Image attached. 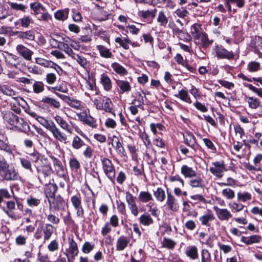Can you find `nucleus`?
I'll list each match as a JSON object with an SVG mask.
<instances>
[{"label":"nucleus","instance_id":"obj_39","mask_svg":"<svg viewBox=\"0 0 262 262\" xmlns=\"http://www.w3.org/2000/svg\"><path fill=\"white\" fill-rule=\"evenodd\" d=\"M102 108L101 110H104L106 112L112 113L114 116L115 114L112 112L113 103L109 98H105L103 99Z\"/></svg>","mask_w":262,"mask_h":262},{"label":"nucleus","instance_id":"obj_5","mask_svg":"<svg viewBox=\"0 0 262 262\" xmlns=\"http://www.w3.org/2000/svg\"><path fill=\"white\" fill-rule=\"evenodd\" d=\"M102 169L107 177L111 181L115 180L116 173L115 167L109 159L101 157Z\"/></svg>","mask_w":262,"mask_h":262},{"label":"nucleus","instance_id":"obj_48","mask_svg":"<svg viewBox=\"0 0 262 262\" xmlns=\"http://www.w3.org/2000/svg\"><path fill=\"white\" fill-rule=\"evenodd\" d=\"M237 198L238 201L242 202H245L251 200L252 199V195L250 193L247 191L243 192H238L237 193Z\"/></svg>","mask_w":262,"mask_h":262},{"label":"nucleus","instance_id":"obj_59","mask_svg":"<svg viewBox=\"0 0 262 262\" xmlns=\"http://www.w3.org/2000/svg\"><path fill=\"white\" fill-rule=\"evenodd\" d=\"M69 39V38L66 36H62L58 34H54L51 37V40L50 41L51 43H53L54 42H55L57 44L61 41L68 42Z\"/></svg>","mask_w":262,"mask_h":262},{"label":"nucleus","instance_id":"obj_1","mask_svg":"<svg viewBox=\"0 0 262 262\" xmlns=\"http://www.w3.org/2000/svg\"><path fill=\"white\" fill-rule=\"evenodd\" d=\"M37 121L47 129L50 130L57 140L66 143V141L68 140L67 136L57 127L53 121L51 120L49 121L40 116L37 117Z\"/></svg>","mask_w":262,"mask_h":262},{"label":"nucleus","instance_id":"obj_19","mask_svg":"<svg viewBox=\"0 0 262 262\" xmlns=\"http://www.w3.org/2000/svg\"><path fill=\"white\" fill-rule=\"evenodd\" d=\"M181 173L185 178H192L195 177L197 173L192 167L186 165H183L181 167Z\"/></svg>","mask_w":262,"mask_h":262},{"label":"nucleus","instance_id":"obj_36","mask_svg":"<svg viewBox=\"0 0 262 262\" xmlns=\"http://www.w3.org/2000/svg\"><path fill=\"white\" fill-rule=\"evenodd\" d=\"M116 84L121 91V93L129 92L131 90L129 83L125 80H116Z\"/></svg>","mask_w":262,"mask_h":262},{"label":"nucleus","instance_id":"obj_3","mask_svg":"<svg viewBox=\"0 0 262 262\" xmlns=\"http://www.w3.org/2000/svg\"><path fill=\"white\" fill-rule=\"evenodd\" d=\"M36 169V176L40 183L43 185H47L50 182V176L53 172L51 166L47 164V162L42 164L35 165Z\"/></svg>","mask_w":262,"mask_h":262},{"label":"nucleus","instance_id":"obj_43","mask_svg":"<svg viewBox=\"0 0 262 262\" xmlns=\"http://www.w3.org/2000/svg\"><path fill=\"white\" fill-rule=\"evenodd\" d=\"M222 195L226 200H231L235 198V193L233 190L230 188H226L222 190Z\"/></svg>","mask_w":262,"mask_h":262},{"label":"nucleus","instance_id":"obj_17","mask_svg":"<svg viewBox=\"0 0 262 262\" xmlns=\"http://www.w3.org/2000/svg\"><path fill=\"white\" fill-rule=\"evenodd\" d=\"M194 41L195 43L200 44L203 48H207L212 42V40L209 39L207 34L204 32L199 35V37L196 38V40Z\"/></svg>","mask_w":262,"mask_h":262},{"label":"nucleus","instance_id":"obj_24","mask_svg":"<svg viewBox=\"0 0 262 262\" xmlns=\"http://www.w3.org/2000/svg\"><path fill=\"white\" fill-rule=\"evenodd\" d=\"M261 237L258 235H253L250 236H242L241 242L247 245H252L255 243H258L260 241Z\"/></svg>","mask_w":262,"mask_h":262},{"label":"nucleus","instance_id":"obj_51","mask_svg":"<svg viewBox=\"0 0 262 262\" xmlns=\"http://www.w3.org/2000/svg\"><path fill=\"white\" fill-rule=\"evenodd\" d=\"M176 96L179 97L181 100L188 103H191V100L188 94V92L185 90H181L179 92L178 95H176Z\"/></svg>","mask_w":262,"mask_h":262},{"label":"nucleus","instance_id":"obj_63","mask_svg":"<svg viewBox=\"0 0 262 262\" xmlns=\"http://www.w3.org/2000/svg\"><path fill=\"white\" fill-rule=\"evenodd\" d=\"M84 123L92 128H95L97 127L96 120L92 117L90 114L87 116Z\"/></svg>","mask_w":262,"mask_h":262},{"label":"nucleus","instance_id":"obj_52","mask_svg":"<svg viewBox=\"0 0 262 262\" xmlns=\"http://www.w3.org/2000/svg\"><path fill=\"white\" fill-rule=\"evenodd\" d=\"M154 196L159 202H162L165 199V193L164 190L160 187H159L154 193Z\"/></svg>","mask_w":262,"mask_h":262},{"label":"nucleus","instance_id":"obj_9","mask_svg":"<svg viewBox=\"0 0 262 262\" xmlns=\"http://www.w3.org/2000/svg\"><path fill=\"white\" fill-rule=\"evenodd\" d=\"M167 199L166 205L167 208L171 211L177 212L180 209V205L175 196L170 192L168 189L167 190Z\"/></svg>","mask_w":262,"mask_h":262},{"label":"nucleus","instance_id":"obj_18","mask_svg":"<svg viewBox=\"0 0 262 262\" xmlns=\"http://www.w3.org/2000/svg\"><path fill=\"white\" fill-rule=\"evenodd\" d=\"M17 37L21 39H27L30 41H33L35 39V33L32 30L27 31H16L14 33Z\"/></svg>","mask_w":262,"mask_h":262},{"label":"nucleus","instance_id":"obj_20","mask_svg":"<svg viewBox=\"0 0 262 262\" xmlns=\"http://www.w3.org/2000/svg\"><path fill=\"white\" fill-rule=\"evenodd\" d=\"M46 185L45 192L48 200L55 196L58 187L55 184L51 183L50 182Z\"/></svg>","mask_w":262,"mask_h":262},{"label":"nucleus","instance_id":"obj_27","mask_svg":"<svg viewBox=\"0 0 262 262\" xmlns=\"http://www.w3.org/2000/svg\"><path fill=\"white\" fill-rule=\"evenodd\" d=\"M203 32L201 25L200 24H194L191 27L190 33L194 40H196V38L199 37V35H200Z\"/></svg>","mask_w":262,"mask_h":262},{"label":"nucleus","instance_id":"obj_45","mask_svg":"<svg viewBox=\"0 0 262 262\" xmlns=\"http://www.w3.org/2000/svg\"><path fill=\"white\" fill-rule=\"evenodd\" d=\"M69 12V9L58 10L55 13V17L58 20H65L68 17Z\"/></svg>","mask_w":262,"mask_h":262},{"label":"nucleus","instance_id":"obj_60","mask_svg":"<svg viewBox=\"0 0 262 262\" xmlns=\"http://www.w3.org/2000/svg\"><path fill=\"white\" fill-rule=\"evenodd\" d=\"M72 58L76 60L83 68H85L86 67L88 62L86 59L84 57L75 54L72 56Z\"/></svg>","mask_w":262,"mask_h":262},{"label":"nucleus","instance_id":"obj_2","mask_svg":"<svg viewBox=\"0 0 262 262\" xmlns=\"http://www.w3.org/2000/svg\"><path fill=\"white\" fill-rule=\"evenodd\" d=\"M0 176L6 181H16L20 179L14 167L10 166L3 157H0Z\"/></svg>","mask_w":262,"mask_h":262},{"label":"nucleus","instance_id":"obj_6","mask_svg":"<svg viewBox=\"0 0 262 262\" xmlns=\"http://www.w3.org/2000/svg\"><path fill=\"white\" fill-rule=\"evenodd\" d=\"M7 66L10 69H19L22 62V59L16 55L6 52L3 55Z\"/></svg>","mask_w":262,"mask_h":262},{"label":"nucleus","instance_id":"obj_14","mask_svg":"<svg viewBox=\"0 0 262 262\" xmlns=\"http://www.w3.org/2000/svg\"><path fill=\"white\" fill-rule=\"evenodd\" d=\"M3 118L5 121L15 127L18 126V122L20 119V118L16 116L11 111H7L4 113L3 114Z\"/></svg>","mask_w":262,"mask_h":262},{"label":"nucleus","instance_id":"obj_25","mask_svg":"<svg viewBox=\"0 0 262 262\" xmlns=\"http://www.w3.org/2000/svg\"><path fill=\"white\" fill-rule=\"evenodd\" d=\"M185 254L192 259L198 258V248L194 245L187 246L185 250Z\"/></svg>","mask_w":262,"mask_h":262},{"label":"nucleus","instance_id":"obj_23","mask_svg":"<svg viewBox=\"0 0 262 262\" xmlns=\"http://www.w3.org/2000/svg\"><path fill=\"white\" fill-rule=\"evenodd\" d=\"M43 234L44 242L48 241L54 232V227L50 224H46L42 228Z\"/></svg>","mask_w":262,"mask_h":262},{"label":"nucleus","instance_id":"obj_50","mask_svg":"<svg viewBox=\"0 0 262 262\" xmlns=\"http://www.w3.org/2000/svg\"><path fill=\"white\" fill-rule=\"evenodd\" d=\"M138 198L141 202L144 203L152 200L151 194L148 191H141Z\"/></svg>","mask_w":262,"mask_h":262},{"label":"nucleus","instance_id":"obj_37","mask_svg":"<svg viewBox=\"0 0 262 262\" xmlns=\"http://www.w3.org/2000/svg\"><path fill=\"white\" fill-rule=\"evenodd\" d=\"M69 252L73 258H75L79 253L77 243L73 238L69 239Z\"/></svg>","mask_w":262,"mask_h":262},{"label":"nucleus","instance_id":"obj_7","mask_svg":"<svg viewBox=\"0 0 262 262\" xmlns=\"http://www.w3.org/2000/svg\"><path fill=\"white\" fill-rule=\"evenodd\" d=\"M226 170V165L223 161L212 162L209 167L210 172L219 178L223 177L224 172Z\"/></svg>","mask_w":262,"mask_h":262},{"label":"nucleus","instance_id":"obj_12","mask_svg":"<svg viewBox=\"0 0 262 262\" xmlns=\"http://www.w3.org/2000/svg\"><path fill=\"white\" fill-rule=\"evenodd\" d=\"M17 53L22 56L25 60L31 61L33 52L21 44H19L16 47Z\"/></svg>","mask_w":262,"mask_h":262},{"label":"nucleus","instance_id":"obj_46","mask_svg":"<svg viewBox=\"0 0 262 262\" xmlns=\"http://www.w3.org/2000/svg\"><path fill=\"white\" fill-rule=\"evenodd\" d=\"M184 140L185 143L189 146L194 148L196 144L195 138L194 136L190 133H187L184 136Z\"/></svg>","mask_w":262,"mask_h":262},{"label":"nucleus","instance_id":"obj_44","mask_svg":"<svg viewBox=\"0 0 262 262\" xmlns=\"http://www.w3.org/2000/svg\"><path fill=\"white\" fill-rule=\"evenodd\" d=\"M33 20L30 16H24L23 17L18 19L16 24H20L21 27L28 28L31 23H33Z\"/></svg>","mask_w":262,"mask_h":262},{"label":"nucleus","instance_id":"obj_57","mask_svg":"<svg viewBox=\"0 0 262 262\" xmlns=\"http://www.w3.org/2000/svg\"><path fill=\"white\" fill-rule=\"evenodd\" d=\"M33 90L35 93H41L45 90V84L41 81H35L33 84Z\"/></svg>","mask_w":262,"mask_h":262},{"label":"nucleus","instance_id":"obj_31","mask_svg":"<svg viewBox=\"0 0 262 262\" xmlns=\"http://www.w3.org/2000/svg\"><path fill=\"white\" fill-rule=\"evenodd\" d=\"M143 92L142 91L137 92L135 93V98L132 101V104L138 106V107L143 108V104H144Z\"/></svg>","mask_w":262,"mask_h":262},{"label":"nucleus","instance_id":"obj_41","mask_svg":"<svg viewBox=\"0 0 262 262\" xmlns=\"http://www.w3.org/2000/svg\"><path fill=\"white\" fill-rule=\"evenodd\" d=\"M139 222L142 225L148 226L153 223L154 221L149 214L145 213L141 215Z\"/></svg>","mask_w":262,"mask_h":262},{"label":"nucleus","instance_id":"obj_47","mask_svg":"<svg viewBox=\"0 0 262 262\" xmlns=\"http://www.w3.org/2000/svg\"><path fill=\"white\" fill-rule=\"evenodd\" d=\"M0 91L7 96L13 97L16 95L15 91L8 85H1Z\"/></svg>","mask_w":262,"mask_h":262},{"label":"nucleus","instance_id":"obj_62","mask_svg":"<svg viewBox=\"0 0 262 262\" xmlns=\"http://www.w3.org/2000/svg\"><path fill=\"white\" fill-rule=\"evenodd\" d=\"M89 96L91 100L94 102L96 108L98 110H101L102 108V103H101L100 100L101 97L99 96L95 97V95L94 94H91V95L89 94Z\"/></svg>","mask_w":262,"mask_h":262},{"label":"nucleus","instance_id":"obj_30","mask_svg":"<svg viewBox=\"0 0 262 262\" xmlns=\"http://www.w3.org/2000/svg\"><path fill=\"white\" fill-rule=\"evenodd\" d=\"M85 145L84 142L77 135H75L72 141V147L75 150L81 149Z\"/></svg>","mask_w":262,"mask_h":262},{"label":"nucleus","instance_id":"obj_26","mask_svg":"<svg viewBox=\"0 0 262 262\" xmlns=\"http://www.w3.org/2000/svg\"><path fill=\"white\" fill-rule=\"evenodd\" d=\"M157 21L159 26L166 28L168 23L169 19L165 13L163 11H160L158 14Z\"/></svg>","mask_w":262,"mask_h":262},{"label":"nucleus","instance_id":"obj_11","mask_svg":"<svg viewBox=\"0 0 262 262\" xmlns=\"http://www.w3.org/2000/svg\"><path fill=\"white\" fill-rule=\"evenodd\" d=\"M216 56L219 58H226L229 60L232 59L234 55L232 52L228 51L222 46H216L214 49Z\"/></svg>","mask_w":262,"mask_h":262},{"label":"nucleus","instance_id":"obj_22","mask_svg":"<svg viewBox=\"0 0 262 262\" xmlns=\"http://www.w3.org/2000/svg\"><path fill=\"white\" fill-rule=\"evenodd\" d=\"M29 155L30 156V160L35 164V165L42 164L46 162H48L47 159L43 158V157L38 152H34L30 154Z\"/></svg>","mask_w":262,"mask_h":262},{"label":"nucleus","instance_id":"obj_54","mask_svg":"<svg viewBox=\"0 0 262 262\" xmlns=\"http://www.w3.org/2000/svg\"><path fill=\"white\" fill-rule=\"evenodd\" d=\"M247 102L249 104V106L252 109H256L260 105L259 100L257 98L254 97H249L248 98Z\"/></svg>","mask_w":262,"mask_h":262},{"label":"nucleus","instance_id":"obj_16","mask_svg":"<svg viewBox=\"0 0 262 262\" xmlns=\"http://www.w3.org/2000/svg\"><path fill=\"white\" fill-rule=\"evenodd\" d=\"M251 46L254 49V52L258 53L259 57H262V38L256 37L251 41Z\"/></svg>","mask_w":262,"mask_h":262},{"label":"nucleus","instance_id":"obj_28","mask_svg":"<svg viewBox=\"0 0 262 262\" xmlns=\"http://www.w3.org/2000/svg\"><path fill=\"white\" fill-rule=\"evenodd\" d=\"M41 101L49 104L51 107L59 109L61 107L60 103L57 100L51 97L45 96L42 98Z\"/></svg>","mask_w":262,"mask_h":262},{"label":"nucleus","instance_id":"obj_13","mask_svg":"<svg viewBox=\"0 0 262 262\" xmlns=\"http://www.w3.org/2000/svg\"><path fill=\"white\" fill-rule=\"evenodd\" d=\"M36 62L45 67L53 68L58 74H60V72H62L61 68L55 63L48 61L41 58H36L35 59Z\"/></svg>","mask_w":262,"mask_h":262},{"label":"nucleus","instance_id":"obj_49","mask_svg":"<svg viewBox=\"0 0 262 262\" xmlns=\"http://www.w3.org/2000/svg\"><path fill=\"white\" fill-rule=\"evenodd\" d=\"M67 103L71 107L76 110H81L83 107L80 101L71 98L70 97L67 100Z\"/></svg>","mask_w":262,"mask_h":262},{"label":"nucleus","instance_id":"obj_55","mask_svg":"<svg viewBox=\"0 0 262 262\" xmlns=\"http://www.w3.org/2000/svg\"><path fill=\"white\" fill-rule=\"evenodd\" d=\"M201 256V262H212L211 254L207 249H202Z\"/></svg>","mask_w":262,"mask_h":262},{"label":"nucleus","instance_id":"obj_8","mask_svg":"<svg viewBox=\"0 0 262 262\" xmlns=\"http://www.w3.org/2000/svg\"><path fill=\"white\" fill-rule=\"evenodd\" d=\"M48 201L49 203V208L50 210L53 209L57 211L64 209L66 202L60 196L49 198Z\"/></svg>","mask_w":262,"mask_h":262},{"label":"nucleus","instance_id":"obj_4","mask_svg":"<svg viewBox=\"0 0 262 262\" xmlns=\"http://www.w3.org/2000/svg\"><path fill=\"white\" fill-rule=\"evenodd\" d=\"M53 118L61 128L70 134H73L74 129L77 133L79 134L81 132L80 129L77 125L72 122H71V125H70L66 120L58 115H56Z\"/></svg>","mask_w":262,"mask_h":262},{"label":"nucleus","instance_id":"obj_34","mask_svg":"<svg viewBox=\"0 0 262 262\" xmlns=\"http://www.w3.org/2000/svg\"><path fill=\"white\" fill-rule=\"evenodd\" d=\"M101 83L102 84L104 89L106 91H109L112 89V82L109 77L103 74L100 78Z\"/></svg>","mask_w":262,"mask_h":262},{"label":"nucleus","instance_id":"obj_58","mask_svg":"<svg viewBox=\"0 0 262 262\" xmlns=\"http://www.w3.org/2000/svg\"><path fill=\"white\" fill-rule=\"evenodd\" d=\"M30 8L34 11L35 14L39 13V11L41 10L42 11H46V9L40 3L35 2L30 4Z\"/></svg>","mask_w":262,"mask_h":262},{"label":"nucleus","instance_id":"obj_32","mask_svg":"<svg viewBox=\"0 0 262 262\" xmlns=\"http://www.w3.org/2000/svg\"><path fill=\"white\" fill-rule=\"evenodd\" d=\"M214 219V216L213 214L211 213H206L199 217V221L202 225L206 227H209L210 226V222Z\"/></svg>","mask_w":262,"mask_h":262},{"label":"nucleus","instance_id":"obj_42","mask_svg":"<svg viewBox=\"0 0 262 262\" xmlns=\"http://www.w3.org/2000/svg\"><path fill=\"white\" fill-rule=\"evenodd\" d=\"M97 47L101 57L109 58H112L113 56L110 50L105 48L104 46L99 45L97 46Z\"/></svg>","mask_w":262,"mask_h":262},{"label":"nucleus","instance_id":"obj_64","mask_svg":"<svg viewBox=\"0 0 262 262\" xmlns=\"http://www.w3.org/2000/svg\"><path fill=\"white\" fill-rule=\"evenodd\" d=\"M94 247V244H92L89 242H85L82 247V251L84 253H89L93 250Z\"/></svg>","mask_w":262,"mask_h":262},{"label":"nucleus","instance_id":"obj_33","mask_svg":"<svg viewBox=\"0 0 262 262\" xmlns=\"http://www.w3.org/2000/svg\"><path fill=\"white\" fill-rule=\"evenodd\" d=\"M189 182V185L193 188H202L204 187V181L200 177L195 176L192 178H190Z\"/></svg>","mask_w":262,"mask_h":262},{"label":"nucleus","instance_id":"obj_53","mask_svg":"<svg viewBox=\"0 0 262 262\" xmlns=\"http://www.w3.org/2000/svg\"><path fill=\"white\" fill-rule=\"evenodd\" d=\"M168 27L172 30V33L180 37L182 34H184L183 31L180 29L178 28L173 21H169L168 23Z\"/></svg>","mask_w":262,"mask_h":262},{"label":"nucleus","instance_id":"obj_10","mask_svg":"<svg viewBox=\"0 0 262 262\" xmlns=\"http://www.w3.org/2000/svg\"><path fill=\"white\" fill-rule=\"evenodd\" d=\"M262 161V154H257L253 159V165L249 163H245L244 166L245 168L251 172L258 171L261 170L259 164Z\"/></svg>","mask_w":262,"mask_h":262},{"label":"nucleus","instance_id":"obj_40","mask_svg":"<svg viewBox=\"0 0 262 262\" xmlns=\"http://www.w3.org/2000/svg\"><path fill=\"white\" fill-rule=\"evenodd\" d=\"M111 67L116 73L121 76H124L127 74V70L117 62L113 63L111 65Z\"/></svg>","mask_w":262,"mask_h":262},{"label":"nucleus","instance_id":"obj_56","mask_svg":"<svg viewBox=\"0 0 262 262\" xmlns=\"http://www.w3.org/2000/svg\"><path fill=\"white\" fill-rule=\"evenodd\" d=\"M69 165L72 171L75 172H77L80 167V164L79 162L75 158L70 159L69 161Z\"/></svg>","mask_w":262,"mask_h":262},{"label":"nucleus","instance_id":"obj_61","mask_svg":"<svg viewBox=\"0 0 262 262\" xmlns=\"http://www.w3.org/2000/svg\"><path fill=\"white\" fill-rule=\"evenodd\" d=\"M228 206L233 211L235 212H239L242 211L244 207V205L242 204L235 202L229 203Z\"/></svg>","mask_w":262,"mask_h":262},{"label":"nucleus","instance_id":"obj_29","mask_svg":"<svg viewBox=\"0 0 262 262\" xmlns=\"http://www.w3.org/2000/svg\"><path fill=\"white\" fill-rule=\"evenodd\" d=\"M0 151L6 152L9 155H12V151L7 138L4 139L0 138Z\"/></svg>","mask_w":262,"mask_h":262},{"label":"nucleus","instance_id":"obj_38","mask_svg":"<svg viewBox=\"0 0 262 262\" xmlns=\"http://www.w3.org/2000/svg\"><path fill=\"white\" fill-rule=\"evenodd\" d=\"M112 145L119 154H123L124 153V149L120 142L119 138L116 136H113V137Z\"/></svg>","mask_w":262,"mask_h":262},{"label":"nucleus","instance_id":"obj_35","mask_svg":"<svg viewBox=\"0 0 262 262\" xmlns=\"http://www.w3.org/2000/svg\"><path fill=\"white\" fill-rule=\"evenodd\" d=\"M115 41L125 50L129 49L130 43H131L130 40L127 36L122 38L117 37Z\"/></svg>","mask_w":262,"mask_h":262},{"label":"nucleus","instance_id":"obj_21","mask_svg":"<svg viewBox=\"0 0 262 262\" xmlns=\"http://www.w3.org/2000/svg\"><path fill=\"white\" fill-rule=\"evenodd\" d=\"M129 239L125 236H120L116 242V250L117 251H123L127 246Z\"/></svg>","mask_w":262,"mask_h":262},{"label":"nucleus","instance_id":"obj_15","mask_svg":"<svg viewBox=\"0 0 262 262\" xmlns=\"http://www.w3.org/2000/svg\"><path fill=\"white\" fill-rule=\"evenodd\" d=\"M213 210L220 220L228 221L232 217L230 212L227 209H221L216 206H214Z\"/></svg>","mask_w":262,"mask_h":262}]
</instances>
